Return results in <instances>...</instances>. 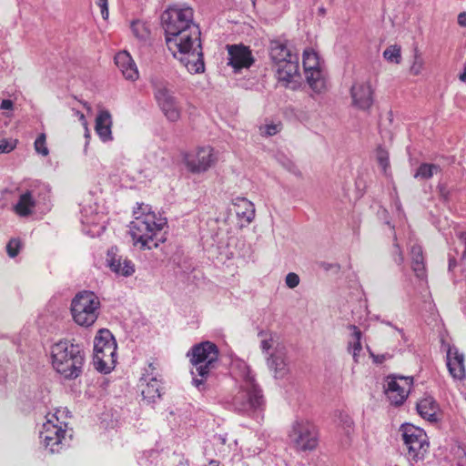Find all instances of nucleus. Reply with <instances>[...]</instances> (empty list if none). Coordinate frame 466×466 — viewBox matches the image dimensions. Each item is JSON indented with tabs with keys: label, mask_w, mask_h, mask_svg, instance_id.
Here are the masks:
<instances>
[{
	"label": "nucleus",
	"mask_w": 466,
	"mask_h": 466,
	"mask_svg": "<svg viewBox=\"0 0 466 466\" xmlns=\"http://www.w3.org/2000/svg\"><path fill=\"white\" fill-rule=\"evenodd\" d=\"M186 169L196 175L208 172L218 161L216 150L209 145L199 146L181 155Z\"/></svg>",
	"instance_id": "6e6552de"
},
{
	"label": "nucleus",
	"mask_w": 466,
	"mask_h": 466,
	"mask_svg": "<svg viewBox=\"0 0 466 466\" xmlns=\"http://www.w3.org/2000/svg\"><path fill=\"white\" fill-rule=\"evenodd\" d=\"M167 220L156 213L148 205L140 204L133 211L129 224V234L134 247L141 250L157 248L167 240L164 229Z\"/></svg>",
	"instance_id": "f03ea898"
},
{
	"label": "nucleus",
	"mask_w": 466,
	"mask_h": 466,
	"mask_svg": "<svg viewBox=\"0 0 466 466\" xmlns=\"http://www.w3.org/2000/svg\"><path fill=\"white\" fill-rule=\"evenodd\" d=\"M19 249L20 241L18 239H11L6 246L7 253L11 258H15L18 254Z\"/></svg>",
	"instance_id": "ea45409f"
},
{
	"label": "nucleus",
	"mask_w": 466,
	"mask_h": 466,
	"mask_svg": "<svg viewBox=\"0 0 466 466\" xmlns=\"http://www.w3.org/2000/svg\"><path fill=\"white\" fill-rule=\"evenodd\" d=\"M268 52L269 57L274 66L287 62L292 57L298 56L289 47L288 43L286 41L279 39H274L270 41Z\"/></svg>",
	"instance_id": "aec40b11"
},
{
	"label": "nucleus",
	"mask_w": 466,
	"mask_h": 466,
	"mask_svg": "<svg viewBox=\"0 0 466 466\" xmlns=\"http://www.w3.org/2000/svg\"><path fill=\"white\" fill-rule=\"evenodd\" d=\"M35 150L42 155L43 157H46L49 154V150L46 147V137L44 133L40 134L35 141L34 144Z\"/></svg>",
	"instance_id": "c9c22d12"
},
{
	"label": "nucleus",
	"mask_w": 466,
	"mask_h": 466,
	"mask_svg": "<svg viewBox=\"0 0 466 466\" xmlns=\"http://www.w3.org/2000/svg\"><path fill=\"white\" fill-rule=\"evenodd\" d=\"M413 384L411 377H388L385 393L391 404L401 405L409 396Z\"/></svg>",
	"instance_id": "9b49d317"
},
{
	"label": "nucleus",
	"mask_w": 466,
	"mask_h": 466,
	"mask_svg": "<svg viewBox=\"0 0 466 466\" xmlns=\"http://www.w3.org/2000/svg\"><path fill=\"white\" fill-rule=\"evenodd\" d=\"M274 66L276 68L277 79L283 86L290 89H297L299 86L301 76L299 70L298 56Z\"/></svg>",
	"instance_id": "f8f14e48"
},
{
	"label": "nucleus",
	"mask_w": 466,
	"mask_h": 466,
	"mask_svg": "<svg viewBox=\"0 0 466 466\" xmlns=\"http://www.w3.org/2000/svg\"><path fill=\"white\" fill-rule=\"evenodd\" d=\"M447 367L451 376L454 380H462L465 378L466 370L464 354L454 346H448Z\"/></svg>",
	"instance_id": "a211bd4d"
},
{
	"label": "nucleus",
	"mask_w": 466,
	"mask_h": 466,
	"mask_svg": "<svg viewBox=\"0 0 466 466\" xmlns=\"http://www.w3.org/2000/svg\"><path fill=\"white\" fill-rule=\"evenodd\" d=\"M229 65L236 70L249 67L253 63L251 52L248 47L233 46L228 48Z\"/></svg>",
	"instance_id": "412c9836"
},
{
	"label": "nucleus",
	"mask_w": 466,
	"mask_h": 466,
	"mask_svg": "<svg viewBox=\"0 0 466 466\" xmlns=\"http://www.w3.org/2000/svg\"><path fill=\"white\" fill-rule=\"evenodd\" d=\"M439 171V167L432 164H421L417 169L414 177L429 179Z\"/></svg>",
	"instance_id": "72a5a7b5"
},
{
	"label": "nucleus",
	"mask_w": 466,
	"mask_h": 466,
	"mask_svg": "<svg viewBox=\"0 0 466 466\" xmlns=\"http://www.w3.org/2000/svg\"><path fill=\"white\" fill-rule=\"evenodd\" d=\"M107 265L110 269L118 276L128 277L135 272L134 264L131 261L122 259L121 258H110L107 260Z\"/></svg>",
	"instance_id": "393cba45"
},
{
	"label": "nucleus",
	"mask_w": 466,
	"mask_h": 466,
	"mask_svg": "<svg viewBox=\"0 0 466 466\" xmlns=\"http://www.w3.org/2000/svg\"><path fill=\"white\" fill-rule=\"evenodd\" d=\"M419 414L429 421H436L439 419L440 408L435 400L430 397H424L417 403Z\"/></svg>",
	"instance_id": "4be33fe9"
},
{
	"label": "nucleus",
	"mask_w": 466,
	"mask_h": 466,
	"mask_svg": "<svg viewBox=\"0 0 466 466\" xmlns=\"http://www.w3.org/2000/svg\"><path fill=\"white\" fill-rule=\"evenodd\" d=\"M111 116L107 111H100L96 118V131L103 141L111 139Z\"/></svg>",
	"instance_id": "b1692460"
},
{
	"label": "nucleus",
	"mask_w": 466,
	"mask_h": 466,
	"mask_svg": "<svg viewBox=\"0 0 466 466\" xmlns=\"http://www.w3.org/2000/svg\"><path fill=\"white\" fill-rule=\"evenodd\" d=\"M425 71V60L419 49L413 52L412 59L409 66V72L413 76H422Z\"/></svg>",
	"instance_id": "cd10ccee"
},
{
	"label": "nucleus",
	"mask_w": 466,
	"mask_h": 466,
	"mask_svg": "<svg viewBox=\"0 0 466 466\" xmlns=\"http://www.w3.org/2000/svg\"><path fill=\"white\" fill-rule=\"evenodd\" d=\"M267 365L276 379H284L289 374V361L284 347L275 349L268 358Z\"/></svg>",
	"instance_id": "2eb2a0df"
},
{
	"label": "nucleus",
	"mask_w": 466,
	"mask_h": 466,
	"mask_svg": "<svg viewBox=\"0 0 466 466\" xmlns=\"http://www.w3.org/2000/svg\"><path fill=\"white\" fill-rule=\"evenodd\" d=\"M232 206L241 228L247 227L255 219V205L249 199L243 197H238L232 200Z\"/></svg>",
	"instance_id": "f3484780"
},
{
	"label": "nucleus",
	"mask_w": 466,
	"mask_h": 466,
	"mask_svg": "<svg viewBox=\"0 0 466 466\" xmlns=\"http://www.w3.org/2000/svg\"><path fill=\"white\" fill-rule=\"evenodd\" d=\"M288 437L293 446L301 451H310L319 445L316 427L305 418H297L289 424Z\"/></svg>",
	"instance_id": "0eeeda50"
},
{
	"label": "nucleus",
	"mask_w": 466,
	"mask_h": 466,
	"mask_svg": "<svg viewBox=\"0 0 466 466\" xmlns=\"http://www.w3.org/2000/svg\"><path fill=\"white\" fill-rule=\"evenodd\" d=\"M377 158H378L380 166L382 167V169L384 171H386L388 167H389V155H388V153L386 151H384V150H379L378 151V155H377Z\"/></svg>",
	"instance_id": "79ce46f5"
},
{
	"label": "nucleus",
	"mask_w": 466,
	"mask_h": 466,
	"mask_svg": "<svg viewBox=\"0 0 466 466\" xmlns=\"http://www.w3.org/2000/svg\"><path fill=\"white\" fill-rule=\"evenodd\" d=\"M218 354V347L210 341L201 342L192 348L190 362L193 365V370L191 374L200 377V379L193 378L192 383L195 387L200 388L204 385L210 371L216 367Z\"/></svg>",
	"instance_id": "20e7f679"
},
{
	"label": "nucleus",
	"mask_w": 466,
	"mask_h": 466,
	"mask_svg": "<svg viewBox=\"0 0 466 466\" xmlns=\"http://www.w3.org/2000/svg\"><path fill=\"white\" fill-rule=\"evenodd\" d=\"M461 241L462 242L463 246H464V251L462 253V258H466V232H461L460 233V236H459Z\"/></svg>",
	"instance_id": "09e8293b"
},
{
	"label": "nucleus",
	"mask_w": 466,
	"mask_h": 466,
	"mask_svg": "<svg viewBox=\"0 0 466 466\" xmlns=\"http://www.w3.org/2000/svg\"><path fill=\"white\" fill-rule=\"evenodd\" d=\"M115 62L126 80L135 82L139 78L137 66L128 52L117 53Z\"/></svg>",
	"instance_id": "6ab92c4d"
},
{
	"label": "nucleus",
	"mask_w": 466,
	"mask_h": 466,
	"mask_svg": "<svg viewBox=\"0 0 466 466\" xmlns=\"http://www.w3.org/2000/svg\"><path fill=\"white\" fill-rule=\"evenodd\" d=\"M59 426H55L50 421H46L43 424L42 431H40V439L46 448H49L54 452L55 447L58 446L66 435V425L64 422H59Z\"/></svg>",
	"instance_id": "dca6fc26"
},
{
	"label": "nucleus",
	"mask_w": 466,
	"mask_h": 466,
	"mask_svg": "<svg viewBox=\"0 0 466 466\" xmlns=\"http://www.w3.org/2000/svg\"><path fill=\"white\" fill-rule=\"evenodd\" d=\"M368 350H369L370 356L372 358V360L375 363H382L387 359L386 355L374 354L369 347H368Z\"/></svg>",
	"instance_id": "a18cd8bd"
},
{
	"label": "nucleus",
	"mask_w": 466,
	"mask_h": 466,
	"mask_svg": "<svg viewBox=\"0 0 466 466\" xmlns=\"http://www.w3.org/2000/svg\"><path fill=\"white\" fill-rule=\"evenodd\" d=\"M34 205L35 202L32 198L31 193L26 192L20 196L17 204L15 206V210L19 216H27L31 213V208Z\"/></svg>",
	"instance_id": "c85d7f7f"
},
{
	"label": "nucleus",
	"mask_w": 466,
	"mask_h": 466,
	"mask_svg": "<svg viewBox=\"0 0 466 466\" xmlns=\"http://www.w3.org/2000/svg\"><path fill=\"white\" fill-rule=\"evenodd\" d=\"M302 63L304 71L320 69L319 56L317 53L311 49L304 51Z\"/></svg>",
	"instance_id": "7c9ffc66"
},
{
	"label": "nucleus",
	"mask_w": 466,
	"mask_h": 466,
	"mask_svg": "<svg viewBox=\"0 0 466 466\" xmlns=\"http://www.w3.org/2000/svg\"><path fill=\"white\" fill-rule=\"evenodd\" d=\"M51 364L65 379L77 378L84 365V354L80 346L67 339L56 342L51 349Z\"/></svg>",
	"instance_id": "7ed1b4c3"
},
{
	"label": "nucleus",
	"mask_w": 466,
	"mask_h": 466,
	"mask_svg": "<svg viewBox=\"0 0 466 466\" xmlns=\"http://www.w3.org/2000/svg\"><path fill=\"white\" fill-rule=\"evenodd\" d=\"M401 432L409 458L416 461L422 460L429 450L425 431L412 424H405L401 426Z\"/></svg>",
	"instance_id": "1a4fd4ad"
},
{
	"label": "nucleus",
	"mask_w": 466,
	"mask_h": 466,
	"mask_svg": "<svg viewBox=\"0 0 466 466\" xmlns=\"http://www.w3.org/2000/svg\"><path fill=\"white\" fill-rule=\"evenodd\" d=\"M458 24L462 27H466V12H462V13L459 14Z\"/></svg>",
	"instance_id": "de8ad7c7"
},
{
	"label": "nucleus",
	"mask_w": 466,
	"mask_h": 466,
	"mask_svg": "<svg viewBox=\"0 0 466 466\" xmlns=\"http://www.w3.org/2000/svg\"><path fill=\"white\" fill-rule=\"evenodd\" d=\"M260 348L263 351H268L270 349H273L275 350L276 348L279 347V345H277V341L272 335L260 333Z\"/></svg>",
	"instance_id": "f704fd0d"
},
{
	"label": "nucleus",
	"mask_w": 466,
	"mask_h": 466,
	"mask_svg": "<svg viewBox=\"0 0 466 466\" xmlns=\"http://www.w3.org/2000/svg\"><path fill=\"white\" fill-rule=\"evenodd\" d=\"M160 380L156 372V368L152 364L148 366V370L142 376L139 381V389L143 399L149 402H154L160 398Z\"/></svg>",
	"instance_id": "ddd939ff"
},
{
	"label": "nucleus",
	"mask_w": 466,
	"mask_h": 466,
	"mask_svg": "<svg viewBox=\"0 0 466 466\" xmlns=\"http://www.w3.org/2000/svg\"><path fill=\"white\" fill-rule=\"evenodd\" d=\"M382 56L389 63L399 65L401 62V47L399 45L389 46Z\"/></svg>",
	"instance_id": "2f4dec72"
},
{
	"label": "nucleus",
	"mask_w": 466,
	"mask_h": 466,
	"mask_svg": "<svg viewBox=\"0 0 466 466\" xmlns=\"http://www.w3.org/2000/svg\"><path fill=\"white\" fill-rule=\"evenodd\" d=\"M347 329L350 331V339L347 344V351L352 356L354 362L359 363L362 351V333L355 325H349Z\"/></svg>",
	"instance_id": "5701e85b"
},
{
	"label": "nucleus",
	"mask_w": 466,
	"mask_h": 466,
	"mask_svg": "<svg viewBox=\"0 0 466 466\" xmlns=\"http://www.w3.org/2000/svg\"><path fill=\"white\" fill-rule=\"evenodd\" d=\"M350 96L354 108L368 111L375 101V86L370 77L357 78L350 88Z\"/></svg>",
	"instance_id": "9d476101"
},
{
	"label": "nucleus",
	"mask_w": 466,
	"mask_h": 466,
	"mask_svg": "<svg viewBox=\"0 0 466 466\" xmlns=\"http://www.w3.org/2000/svg\"><path fill=\"white\" fill-rule=\"evenodd\" d=\"M17 139H6L3 138L0 140V154H7L12 152L17 146Z\"/></svg>",
	"instance_id": "e433bc0d"
},
{
	"label": "nucleus",
	"mask_w": 466,
	"mask_h": 466,
	"mask_svg": "<svg viewBox=\"0 0 466 466\" xmlns=\"http://www.w3.org/2000/svg\"><path fill=\"white\" fill-rule=\"evenodd\" d=\"M410 254L413 271L419 278H423L425 276V265L421 247L419 245L412 246Z\"/></svg>",
	"instance_id": "bb28decb"
},
{
	"label": "nucleus",
	"mask_w": 466,
	"mask_h": 466,
	"mask_svg": "<svg viewBox=\"0 0 466 466\" xmlns=\"http://www.w3.org/2000/svg\"><path fill=\"white\" fill-rule=\"evenodd\" d=\"M0 108L2 110H10L12 111L13 108H14V104L11 100L9 99H4L0 105Z\"/></svg>",
	"instance_id": "49530a36"
},
{
	"label": "nucleus",
	"mask_w": 466,
	"mask_h": 466,
	"mask_svg": "<svg viewBox=\"0 0 466 466\" xmlns=\"http://www.w3.org/2000/svg\"><path fill=\"white\" fill-rule=\"evenodd\" d=\"M100 300L92 291L84 290L72 299L70 311L76 324L91 327L98 318Z\"/></svg>",
	"instance_id": "39448f33"
},
{
	"label": "nucleus",
	"mask_w": 466,
	"mask_h": 466,
	"mask_svg": "<svg viewBox=\"0 0 466 466\" xmlns=\"http://www.w3.org/2000/svg\"><path fill=\"white\" fill-rule=\"evenodd\" d=\"M280 130V125L274 124V123H268L261 126L259 127V132L262 136H274L277 133H279Z\"/></svg>",
	"instance_id": "4c0bfd02"
},
{
	"label": "nucleus",
	"mask_w": 466,
	"mask_h": 466,
	"mask_svg": "<svg viewBox=\"0 0 466 466\" xmlns=\"http://www.w3.org/2000/svg\"><path fill=\"white\" fill-rule=\"evenodd\" d=\"M285 282L289 289H294L299 284V277L298 274L290 272L286 276Z\"/></svg>",
	"instance_id": "a19ab883"
},
{
	"label": "nucleus",
	"mask_w": 466,
	"mask_h": 466,
	"mask_svg": "<svg viewBox=\"0 0 466 466\" xmlns=\"http://www.w3.org/2000/svg\"><path fill=\"white\" fill-rule=\"evenodd\" d=\"M305 77L309 86L315 93L320 94L326 90L325 79L320 69L305 71Z\"/></svg>",
	"instance_id": "a878e982"
},
{
	"label": "nucleus",
	"mask_w": 466,
	"mask_h": 466,
	"mask_svg": "<svg viewBox=\"0 0 466 466\" xmlns=\"http://www.w3.org/2000/svg\"><path fill=\"white\" fill-rule=\"evenodd\" d=\"M116 343L112 333L106 329H100L94 340V365L96 369L107 374L116 367Z\"/></svg>",
	"instance_id": "423d86ee"
},
{
	"label": "nucleus",
	"mask_w": 466,
	"mask_h": 466,
	"mask_svg": "<svg viewBox=\"0 0 466 466\" xmlns=\"http://www.w3.org/2000/svg\"><path fill=\"white\" fill-rule=\"evenodd\" d=\"M155 96L168 120L177 121L179 119L180 110L177 107L175 97L172 96L169 89L166 86H159L156 89Z\"/></svg>",
	"instance_id": "4468645a"
},
{
	"label": "nucleus",
	"mask_w": 466,
	"mask_h": 466,
	"mask_svg": "<svg viewBox=\"0 0 466 466\" xmlns=\"http://www.w3.org/2000/svg\"><path fill=\"white\" fill-rule=\"evenodd\" d=\"M165 41L174 58L190 74L205 70L201 31L194 21V11L186 5H172L161 15Z\"/></svg>",
	"instance_id": "f257e3e1"
},
{
	"label": "nucleus",
	"mask_w": 466,
	"mask_h": 466,
	"mask_svg": "<svg viewBox=\"0 0 466 466\" xmlns=\"http://www.w3.org/2000/svg\"><path fill=\"white\" fill-rule=\"evenodd\" d=\"M72 112L78 118V120L81 122L83 127L85 128V131H86L85 136H86V137H89V130H88V127H87V121L86 119L85 115L83 113L79 112V111L75 110V109H73Z\"/></svg>",
	"instance_id": "37998d69"
},
{
	"label": "nucleus",
	"mask_w": 466,
	"mask_h": 466,
	"mask_svg": "<svg viewBox=\"0 0 466 466\" xmlns=\"http://www.w3.org/2000/svg\"><path fill=\"white\" fill-rule=\"evenodd\" d=\"M46 421H50L52 424H55V426H59V422H64L66 430L68 424V410L66 408L56 409L53 412H49L46 415Z\"/></svg>",
	"instance_id": "c756f323"
},
{
	"label": "nucleus",
	"mask_w": 466,
	"mask_h": 466,
	"mask_svg": "<svg viewBox=\"0 0 466 466\" xmlns=\"http://www.w3.org/2000/svg\"><path fill=\"white\" fill-rule=\"evenodd\" d=\"M459 79H460L461 82H466V65L464 66V68H463L462 73H461V74H460V76H459Z\"/></svg>",
	"instance_id": "8fccbe9b"
},
{
	"label": "nucleus",
	"mask_w": 466,
	"mask_h": 466,
	"mask_svg": "<svg viewBox=\"0 0 466 466\" xmlns=\"http://www.w3.org/2000/svg\"><path fill=\"white\" fill-rule=\"evenodd\" d=\"M391 257H392L393 262L396 265L401 266L403 264L404 257H403L402 251H401L399 244H397V243L394 244V246H393Z\"/></svg>",
	"instance_id": "58836bf2"
},
{
	"label": "nucleus",
	"mask_w": 466,
	"mask_h": 466,
	"mask_svg": "<svg viewBox=\"0 0 466 466\" xmlns=\"http://www.w3.org/2000/svg\"><path fill=\"white\" fill-rule=\"evenodd\" d=\"M133 35L139 40H147L149 38L150 30L146 23L135 21L131 24Z\"/></svg>",
	"instance_id": "473e14b6"
},
{
	"label": "nucleus",
	"mask_w": 466,
	"mask_h": 466,
	"mask_svg": "<svg viewBox=\"0 0 466 466\" xmlns=\"http://www.w3.org/2000/svg\"><path fill=\"white\" fill-rule=\"evenodd\" d=\"M96 3L100 7L102 17L106 20L109 15L107 0H96Z\"/></svg>",
	"instance_id": "c03bdc74"
}]
</instances>
